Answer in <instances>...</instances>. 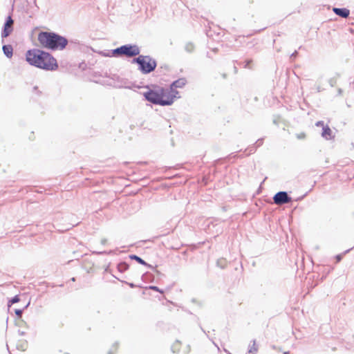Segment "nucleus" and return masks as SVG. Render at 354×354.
<instances>
[{"mask_svg": "<svg viewBox=\"0 0 354 354\" xmlns=\"http://www.w3.org/2000/svg\"><path fill=\"white\" fill-rule=\"evenodd\" d=\"M234 72H235V73H237V68H236V66H234Z\"/></svg>", "mask_w": 354, "mask_h": 354, "instance_id": "obj_31", "label": "nucleus"}, {"mask_svg": "<svg viewBox=\"0 0 354 354\" xmlns=\"http://www.w3.org/2000/svg\"><path fill=\"white\" fill-rule=\"evenodd\" d=\"M19 333L21 335H25V332H24V331H20V330H19Z\"/></svg>", "mask_w": 354, "mask_h": 354, "instance_id": "obj_30", "label": "nucleus"}, {"mask_svg": "<svg viewBox=\"0 0 354 354\" xmlns=\"http://www.w3.org/2000/svg\"><path fill=\"white\" fill-rule=\"evenodd\" d=\"M149 288L155 291L162 292V291H161L157 286H151L149 287Z\"/></svg>", "mask_w": 354, "mask_h": 354, "instance_id": "obj_23", "label": "nucleus"}, {"mask_svg": "<svg viewBox=\"0 0 354 354\" xmlns=\"http://www.w3.org/2000/svg\"><path fill=\"white\" fill-rule=\"evenodd\" d=\"M315 125L317 127H322L323 128V127H325L324 126V122L323 121H318L315 123Z\"/></svg>", "mask_w": 354, "mask_h": 354, "instance_id": "obj_22", "label": "nucleus"}, {"mask_svg": "<svg viewBox=\"0 0 354 354\" xmlns=\"http://www.w3.org/2000/svg\"><path fill=\"white\" fill-rule=\"evenodd\" d=\"M333 12L337 15L342 17L343 18H347L349 16L350 11L349 10L346 8H334Z\"/></svg>", "mask_w": 354, "mask_h": 354, "instance_id": "obj_9", "label": "nucleus"}, {"mask_svg": "<svg viewBox=\"0 0 354 354\" xmlns=\"http://www.w3.org/2000/svg\"><path fill=\"white\" fill-rule=\"evenodd\" d=\"M273 200L275 204L281 205L291 202L292 198L286 192H279L274 196Z\"/></svg>", "mask_w": 354, "mask_h": 354, "instance_id": "obj_6", "label": "nucleus"}, {"mask_svg": "<svg viewBox=\"0 0 354 354\" xmlns=\"http://www.w3.org/2000/svg\"><path fill=\"white\" fill-rule=\"evenodd\" d=\"M22 313H23V310H21V309H17L15 310V314L18 316V317H21V315H22Z\"/></svg>", "mask_w": 354, "mask_h": 354, "instance_id": "obj_24", "label": "nucleus"}, {"mask_svg": "<svg viewBox=\"0 0 354 354\" xmlns=\"http://www.w3.org/2000/svg\"><path fill=\"white\" fill-rule=\"evenodd\" d=\"M194 45L192 43L187 44L185 46V50L187 52H192L194 50Z\"/></svg>", "mask_w": 354, "mask_h": 354, "instance_id": "obj_16", "label": "nucleus"}, {"mask_svg": "<svg viewBox=\"0 0 354 354\" xmlns=\"http://www.w3.org/2000/svg\"><path fill=\"white\" fill-rule=\"evenodd\" d=\"M129 258L133 260H136L138 263L144 265L148 268H152V266L149 264H148L147 262H145L142 259L139 257L136 254H131L129 255Z\"/></svg>", "mask_w": 354, "mask_h": 354, "instance_id": "obj_12", "label": "nucleus"}, {"mask_svg": "<svg viewBox=\"0 0 354 354\" xmlns=\"http://www.w3.org/2000/svg\"><path fill=\"white\" fill-rule=\"evenodd\" d=\"M106 242H107V239H102L101 240V243H102V245H105V244L106 243Z\"/></svg>", "mask_w": 354, "mask_h": 354, "instance_id": "obj_27", "label": "nucleus"}, {"mask_svg": "<svg viewBox=\"0 0 354 354\" xmlns=\"http://www.w3.org/2000/svg\"><path fill=\"white\" fill-rule=\"evenodd\" d=\"M2 49H3L4 55L7 57H8V58L12 57V56L13 55V48L11 45H3Z\"/></svg>", "mask_w": 354, "mask_h": 354, "instance_id": "obj_11", "label": "nucleus"}, {"mask_svg": "<svg viewBox=\"0 0 354 354\" xmlns=\"http://www.w3.org/2000/svg\"><path fill=\"white\" fill-rule=\"evenodd\" d=\"M306 137V134L304 133H301L299 134H297V138L298 139H304Z\"/></svg>", "mask_w": 354, "mask_h": 354, "instance_id": "obj_20", "label": "nucleus"}, {"mask_svg": "<svg viewBox=\"0 0 354 354\" xmlns=\"http://www.w3.org/2000/svg\"><path fill=\"white\" fill-rule=\"evenodd\" d=\"M145 99L154 104L161 106H169L172 104L171 100H165L163 97L166 96L165 91L163 88L159 91L149 90L144 93Z\"/></svg>", "mask_w": 354, "mask_h": 354, "instance_id": "obj_4", "label": "nucleus"}, {"mask_svg": "<svg viewBox=\"0 0 354 354\" xmlns=\"http://www.w3.org/2000/svg\"><path fill=\"white\" fill-rule=\"evenodd\" d=\"M96 253L98 254H106V252H97Z\"/></svg>", "mask_w": 354, "mask_h": 354, "instance_id": "obj_29", "label": "nucleus"}, {"mask_svg": "<svg viewBox=\"0 0 354 354\" xmlns=\"http://www.w3.org/2000/svg\"><path fill=\"white\" fill-rule=\"evenodd\" d=\"M64 354H69V353H64Z\"/></svg>", "mask_w": 354, "mask_h": 354, "instance_id": "obj_37", "label": "nucleus"}, {"mask_svg": "<svg viewBox=\"0 0 354 354\" xmlns=\"http://www.w3.org/2000/svg\"><path fill=\"white\" fill-rule=\"evenodd\" d=\"M187 83L185 78H179L171 84V88H183Z\"/></svg>", "mask_w": 354, "mask_h": 354, "instance_id": "obj_10", "label": "nucleus"}, {"mask_svg": "<svg viewBox=\"0 0 354 354\" xmlns=\"http://www.w3.org/2000/svg\"><path fill=\"white\" fill-rule=\"evenodd\" d=\"M263 144V139H259L257 142H256V145H257V147H259L261 146V145Z\"/></svg>", "mask_w": 354, "mask_h": 354, "instance_id": "obj_25", "label": "nucleus"}, {"mask_svg": "<svg viewBox=\"0 0 354 354\" xmlns=\"http://www.w3.org/2000/svg\"><path fill=\"white\" fill-rule=\"evenodd\" d=\"M317 90H318V91L319 92V91H320V88H319V87H318V88H317Z\"/></svg>", "mask_w": 354, "mask_h": 354, "instance_id": "obj_33", "label": "nucleus"}, {"mask_svg": "<svg viewBox=\"0 0 354 354\" xmlns=\"http://www.w3.org/2000/svg\"><path fill=\"white\" fill-rule=\"evenodd\" d=\"M297 54V51H295L292 55H291V57H295L296 55Z\"/></svg>", "mask_w": 354, "mask_h": 354, "instance_id": "obj_28", "label": "nucleus"}, {"mask_svg": "<svg viewBox=\"0 0 354 354\" xmlns=\"http://www.w3.org/2000/svg\"><path fill=\"white\" fill-rule=\"evenodd\" d=\"M257 351V347L256 346V342L254 340L252 345L250 346V348H249L248 352H249L250 354V353L254 354Z\"/></svg>", "mask_w": 354, "mask_h": 354, "instance_id": "obj_15", "label": "nucleus"}, {"mask_svg": "<svg viewBox=\"0 0 354 354\" xmlns=\"http://www.w3.org/2000/svg\"><path fill=\"white\" fill-rule=\"evenodd\" d=\"M339 93H342V90L341 89H339Z\"/></svg>", "mask_w": 354, "mask_h": 354, "instance_id": "obj_34", "label": "nucleus"}, {"mask_svg": "<svg viewBox=\"0 0 354 354\" xmlns=\"http://www.w3.org/2000/svg\"><path fill=\"white\" fill-rule=\"evenodd\" d=\"M322 136L326 140H331L334 138L333 131L328 125L323 127Z\"/></svg>", "mask_w": 354, "mask_h": 354, "instance_id": "obj_8", "label": "nucleus"}, {"mask_svg": "<svg viewBox=\"0 0 354 354\" xmlns=\"http://www.w3.org/2000/svg\"><path fill=\"white\" fill-rule=\"evenodd\" d=\"M178 91L175 90L174 88H171L170 87V91H169V95L167 96V99L166 100H172V103H173L174 102V100L175 98L179 97L178 96Z\"/></svg>", "mask_w": 354, "mask_h": 354, "instance_id": "obj_13", "label": "nucleus"}, {"mask_svg": "<svg viewBox=\"0 0 354 354\" xmlns=\"http://www.w3.org/2000/svg\"><path fill=\"white\" fill-rule=\"evenodd\" d=\"M252 59H249L245 62L243 67L245 68H252V66H250V64L252 63Z\"/></svg>", "mask_w": 354, "mask_h": 354, "instance_id": "obj_17", "label": "nucleus"}, {"mask_svg": "<svg viewBox=\"0 0 354 354\" xmlns=\"http://www.w3.org/2000/svg\"><path fill=\"white\" fill-rule=\"evenodd\" d=\"M129 265L126 262H121L118 265V270L120 272H123L128 270Z\"/></svg>", "mask_w": 354, "mask_h": 354, "instance_id": "obj_14", "label": "nucleus"}, {"mask_svg": "<svg viewBox=\"0 0 354 354\" xmlns=\"http://www.w3.org/2000/svg\"><path fill=\"white\" fill-rule=\"evenodd\" d=\"M26 61L30 65L46 71H55L58 68L57 60L50 53L39 49L28 50Z\"/></svg>", "mask_w": 354, "mask_h": 354, "instance_id": "obj_1", "label": "nucleus"}, {"mask_svg": "<svg viewBox=\"0 0 354 354\" xmlns=\"http://www.w3.org/2000/svg\"><path fill=\"white\" fill-rule=\"evenodd\" d=\"M336 79L333 77V78H330L329 80H328V83L330 85V86L333 87L335 84H336Z\"/></svg>", "mask_w": 354, "mask_h": 354, "instance_id": "obj_19", "label": "nucleus"}, {"mask_svg": "<svg viewBox=\"0 0 354 354\" xmlns=\"http://www.w3.org/2000/svg\"><path fill=\"white\" fill-rule=\"evenodd\" d=\"M108 354H113V352H112L111 351H109L108 352Z\"/></svg>", "mask_w": 354, "mask_h": 354, "instance_id": "obj_32", "label": "nucleus"}, {"mask_svg": "<svg viewBox=\"0 0 354 354\" xmlns=\"http://www.w3.org/2000/svg\"><path fill=\"white\" fill-rule=\"evenodd\" d=\"M38 41L41 46L50 50H63L68 44V40L57 33L41 32L38 35Z\"/></svg>", "mask_w": 354, "mask_h": 354, "instance_id": "obj_2", "label": "nucleus"}, {"mask_svg": "<svg viewBox=\"0 0 354 354\" xmlns=\"http://www.w3.org/2000/svg\"><path fill=\"white\" fill-rule=\"evenodd\" d=\"M140 50L137 45L126 44L112 50L114 56L125 55L127 57H133L140 55Z\"/></svg>", "mask_w": 354, "mask_h": 354, "instance_id": "obj_5", "label": "nucleus"}, {"mask_svg": "<svg viewBox=\"0 0 354 354\" xmlns=\"http://www.w3.org/2000/svg\"><path fill=\"white\" fill-rule=\"evenodd\" d=\"M132 62L138 64V69L143 74L150 73L153 71L157 66L156 59H153L149 55H139L138 57L134 58Z\"/></svg>", "mask_w": 354, "mask_h": 354, "instance_id": "obj_3", "label": "nucleus"}, {"mask_svg": "<svg viewBox=\"0 0 354 354\" xmlns=\"http://www.w3.org/2000/svg\"><path fill=\"white\" fill-rule=\"evenodd\" d=\"M288 353H289V352H285L284 353V354H288Z\"/></svg>", "mask_w": 354, "mask_h": 354, "instance_id": "obj_36", "label": "nucleus"}, {"mask_svg": "<svg viewBox=\"0 0 354 354\" xmlns=\"http://www.w3.org/2000/svg\"><path fill=\"white\" fill-rule=\"evenodd\" d=\"M75 280V278H74V277H73V278H72V281H74Z\"/></svg>", "mask_w": 354, "mask_h": 354, "instance_id": "obj_35", "label": "nucleus"}, {"mask_svg": "<svg viewBox=\"0 0 354 354\" xmlns=\"http://www.w3.org/2000/svg\"><path fill=\"white\" fill-rule=\"evenodd\" d=\"M342 255L341 254H338L336 256V259H337V262H339L341 260H342Z\"/></svg>", "mask_w": 354, "mask_h": 354, "instance_id": "obj_26", "label": "nucleus"}, {"mask_svg": "<svg viewBox=\"0 0 354 354\" xmlns=\"http://www.w3.org/2000/svg\"><path fill=\"white\" fill-rule=\"evenodd\" d=\"M18 301H19V297L18 295H16L13 298H12L11 300H10L9 303L12 304H15Z\"/></svg>", "mask_w": 354, "mask_h": 354, "instance_id": "obj_18", "label": "nucleus"}, {"mask_svg": "<svg viewBox=\"0 0 354 354\" xmlns=\"http://www.w3.org/2000/svg\"><path fill=\"white\" fill-rule=\"evenodd\" d=\"M247 150L248 151V154H251V153H254L255 151V147H250Z\"/></svg>", "mask_w": 354, "mask_h": 354, "instance_id": "obj_21", "label": "nucleus"}, {"mask_svg": "<svg viewBox=\"0 0 354 354\" xmlns=\"http://www.w3.org/2000/svg\"><path fill=\"white\" fill-rule=\"evenodd\" d=\"M14 21L11 16H8L3 26V28L1 32V37L3 38L7 37L13 30Z\"/></svg>", "mask_w": 354, "mask_h": 354, "instance_id": "obj_7", "label": "nucleus"}]
</instances>
